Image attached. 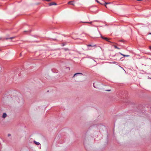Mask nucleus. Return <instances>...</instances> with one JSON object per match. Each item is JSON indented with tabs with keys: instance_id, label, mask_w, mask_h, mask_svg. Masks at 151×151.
Segmentation results:
<instances>
[{
	"instance_id": "obj_14",
	"label": "nucleus",
	"mask_w": 151,
	"mask_h": 151,
	"mask_svg": "<svg viewBox=\"0 0 151 151\" xmlns=\"http://www.w3.org/2000/svg\"><path fill=\"white\" fill-rule=\"evenodd\" d=\"M11 136V134H8V137H9V136Z\"/></svg>"
},
{
	"instance_id": "obj_15",
	"label": "nucleus",
	"mask_w": 151,
	"mask_h": 151,
	"mask_svg": "<svg viewBox=\"0 0 151 151\" xmlns=\"http://www.w3.org/2000/svg\"><path fill=\"white\" fill-rule=\"evenodd\" d=\"M14 38V37H11L9 38L12 39L13 38Z\"/></svg>"
},
{
	"instance_id": "obj_13",
	"label": "nucleus",
	"mask_w": 151,
	"mask_h": 151,
	"mask_svg": "<svg viewBox=\"0 0 151 151\" xmlns=\"http://www.w3.org/2000/svg\"><path fill=\"white\" fill-rule=\"evenodd\" d=\"M95 1L96 2H97V3H99V1L97 0H95Z\"/></svg>"
},
{
	"instance_id": "obj_3",
	"label": "nucleus",
	"mask_w": 151,
	"mask_h": 151,
	"mask_svg": "<svg viewBox=\"0 0 151 151\" xmlns=\"http://www.w3.org/2000/svg\"><path fill=\"white\" fill-rule=\"evenodd\" d=\"M101 37L103 39L105 40L106 41H109V39L108 38L106 37H104L101 36Z\"/></svg>"
},
{
	"instance_id": "obj_19",
	"label": "nucleus",
	"mask_w": 151,
	"mask_h": 151,
	"mask_svg": "<svg viewBox=\"0 0 151 151\" xmlns=\"http://www.w3.org/2000/svg\"><path fill=\"white\" fill-rule=\"evenodd\" d=\"M149 48L151 50V46L149 47Z\"/></svg>"
},
{
	"instance_id": "obj_9",
	"label": "nucleus",
	"mask_w": 151,
	"mask_h": 151,
	"mask_svg": "<svg viewBox=\"0 0 151 151\" xmlns=\"http://www.w3.org/2000/svg\"><path fill=\"white\" fill-rule=\"evenodd\" d=\"M114 47L116 48V49H120L119 48V47H118L116 46V45H114Z\"/></svg>"
},
{
	"instance_id": "obj_18",
	"label": "nucleus",
	"mask_w": 151,
	"mask_h": 151,
	"mask_svg": "<svg viewBox=\"0 0 151 151\" xmlns=\"http://www.w3.org/2000/svg\"><path fill=\"white\" fill-rule=\"evenodd\" d=\"M52 40H54V41H56V39H52Z\"/></svg>"
},
{
	"instance_id": "obj_12",
	"label": "nucleus",
	"mask_w": 151,
	"mask_h": 151,
	"mask_svg": "<svg viewBox=\"0 0 151 151\" xmlns=\"http://www.w3.org/2000/svg\"><path fill=\"white\" fill-rule=\"evenodd\" d=\"M95 84L94 83H93V86H94V88H97V87H96V86H95Z\"/></svg>"
},
{
	"instance_id": "obj_23",
	"label": "nucleus",
	"mask_w": 151,
	"mask_h": 151,
	"mask_svg": "<svg viewBox=\"0 0 151 151\" xmlns=\"http://www.w3.org/2000/svg\"><path fill=\"white\" fill-rule=\"evenodd\" d=\"M27 31H25L24 32H27Z\"/></svg>"
},
{
	"instance_id": "obj_6",
	"label": "nucleus",
	"mask_w": 151,
	"mask_h": 151,
	"mask_svg": "<svg viewBox=\"0 0 151 151\" xmlns=\"http://www.w3.org/2000/svg\"><path fill=\"white\" fill-rule=\"evenodd\" d=\"M34 142L35 143V144H36L37 145H39L40 144V143L39 142H36L35 141H34Z\"/></svg>"
},
{
	"instance_id": "obj_16",
	"label": "nucleus",
	"mask_w": 151,
	"mask_h": 151,
	"mask_svg": "<svg viewBox=\"0 0 151 151\" xmlns=\"http://www.w3.org/2000/svg\"><path fill=\"white\" fill-rule=\"evenodd\" d=\"M46 1H51V0H46Z\"/></svg>"
},
{
	"instance_id": "obj_10",
	"label": "nucleus",
	"mask_w": 151,
	"mask_h": 151,
	"mask_svg": "<svg viewBox=\"0 0 151 151\" xmlns=\"http://www.w3.org/2000/svg\"><path fill=\"white\" fill-rule=\"evenodd\" d=\"M73 1H69L68 2V4H71V3L73 2Z\"/></svg>"
},
{
	"instance_id": "obj_25",
	"label": "nucleus",
	"mask_w": 151,
	"mask_h": 151,
	"mask_svg": "<svg viewBox=\"0 0 151 151\" xmlns=\"http://www.w3.org/2000/svg\"><path fill=\"white\" fill-rule=\"evenodd\" d=\"M150 79H151V78H150Z\"/></svg>"
},
{
	"instance_id": "obj_4",
	"label": "nucleus",
	"mask_w": 151,
	"mask_h": 151,
	"mask_svg": "<svg viewBox=\"0 0 151 151\" xmlns=\"http://www.w3.org/2000/svg\"><path fill=\"white\" fill-rule=\"evenodd\" d=\"M120 54L121 55H123V56H124V57H129V55H124V54H122L121 53H120Z\"/></svg>"
},
{
	"instance_id": "obj_17",
	"label": "nucleus",
	"mask_w": 151,
	"mask_h": 151,
	"mask_svg": "<svg viewBox=\"0 0 151 151\" xmlns=\"http://www.w3.org/2000/svg\"><path fill=\"white\" fill-rule=\"evenodd\" d=\"M71 4L72 5H73V6H74V4L73 3H71Z\"/></svg>"
},
{
	"instance_id": "obj_7",
	"label": "nucleus",
	"mask_w": 151,
	"mask_h": 151,
	"mask_svg": "<svg viewBox=\"0 0 151 151\" xmlns=\"http://www.w3.org/2000/svg\"><path fill=\"white\" fill-rule=\"evenodd\" d=\"M110 4V3L105 2L104 3V5H105V6L107 8V6H106V5L108 4Z\"/></svg>"
},
{
	"instance_id": "obj_11",
	"label": "nucleus",
	"mask_w": 151,
	"mask_h": 151,
	"mask_svg": "<svg viewBox=\"0 0 151 151\" xmlns=\"http://www.w3.org/2000/svg\"><path fill=\"white\" fill-rule=\"evenodd\" d=\"M84 23H89L90 24H91L92 23V22H84Z\"/></svg>"
},
{
	"instance_id": "obj_22",
	"label": "nucleus",
	"mask_w": 151,
	"mask_h": 151,
	"mask_svg": "<svg viewBox=\"0 0 151 151\" xmlns=\"http://www.w3.org/2000/svg\"><path fill=\"white\" fill-rule=\"evenodd\" d=\"M120 42H122V40H120Z\"/></svg>"
},
{
	"instance_id": "obj_24",
	"label": "nucleus",
	"mask_w": 151,
	"mask_h": 151,
	"mask_svg": "<svg viewBox=\"0 0 151 151\" xmlns=\"http://www.w3.org/2000/svg\"><path fill=\"white\" fill-rule=\"evenodd\" d=\"M151 34V33H150V34Z\"/></svg>"
},
{
	"instance_id": "obj_1",
	"label": "nucleus",
	"mask_w": 151,
	"mask_h": 151,
	"mask_svg": "<svg viewBox=\"0 0 151 151\" xmlns=\"http://www.w3.org/2000/svg\"><path fill=\"white\" fill-rule=\"evenodd\" d=\"M49 6H51L53 5H56L57 4L56 3L54 2H52L48 4Z\"/></svg>"
},
{
	"instance_id": "obj_8",
	"label": "nucleus",
	"mask_w": 151,
	"mask_h": 151,
	"mask_svg": "<svg viewBox=\"0 0 151 151\" xmlns=\"http://www.w3.org/2000/svg\"><path fill=\"white\" fill-rule=\"evenodd\" d=\"M87 46L88 47H89V46H90V47H95V46H96V45H90V44L88 45H87Z\"/></svg>"
},
{
	"instance_id": "obj_21",
	"label": "nucleus",
	"mask_w": 151,
	"mask_h": 151,
	"mask_svg": "<svg viewBox=\"0 0 151 151\" xmlns=\"http://www.w3.org/2000/svg\"><path fill=\"white\" fill-rule=\"evenodd\" d=\"M110 90H107V91H110Z\"/></svg>"
},
{
	"instance_id": "obj_20",
	"label": "nucleus",
	"mask_w": 151,
	"mask_h": 151,
	"mask_svg": "<svg viewBox=\"0 0 151 151\" xmlns=\"http://www.w3.org/2000/svg\"><path fill=\"white\" fill-rule=\"evenodd\" d=\"M142 0H137V1H142Z\"/></svg>"
},
{
	"instance_id": "obj_2",
	"label": "nucleus",
	"mask_w": 151,
	"mask_h": 151,
	"mask_svg": "<svg viewBox=\"0 0 151 151\" xmlns=\"http://www.w3.org/2000/svg\"><path fill=\"white\" fill-rule=\"evenodd\" d=\"M6 116L7 114H6V113H4L3 114L2 117L3 118H5L6 117Z\"/></svg>"
},
{
	"instance_id": "obj_5",
	"label": "nucleus",
	"mask_w": 151,
	"mask_h": 151,
	"mask_svg": "<svg viewBox=\"0 0 151 151\" xmlns=\"http://www.w3.org/2000/svg\"><path fill=\"white\" fill-rule=\"evenodd\" d=\"M80 74H82V73H75L74 76H73V77H74V76H76L78 75H80Z\"/></svg>"
}]
</instances>
